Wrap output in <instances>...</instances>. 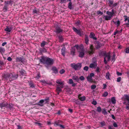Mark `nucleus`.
<instances>
[{
	"mask_svg": "<svg viewBox=\"0 0 129 129\" xmlns=\"http://www.w3.org/2000/svg\"><path fill=\"white\" fill-rule=\"evenodd\" d=\"M97 103L96 101L93 100L92 102V104L93 105H95L97 104Z\"/></svg>",
	"mask_w": 129,
	"mask_h": 129,
	"instance_id": "nucleus-58",
	"label": "nucleus"
},
{
	"mask_svg": "<svg viewBox=\"0 0 129 129\" xmlns=\"http://www.w3.org/2000/svg\"><path fill=\"white\" fill-rule=\"evenodd\" d=\"M55 28L56 30L55 32L56 34L62 33L63 31V29L61 28L60 27L58 26V25L56 26Z\"/></svg>",
	"mask_w": 129,
	"mask_h": 129,
	"instance_id": "nucleus-8",
	"label": "nucleus"
},
{
	"mask_svg": "<svg viewBox=\"0 0 129 129\" xmlns=\"http://www.w3.org/2000/svg\"><path fill=\"white\" fill-rule=\"evenodd\" d=\"M111 101L113 104H115L116 103V100L114 97H112L111 98Z\"/></svg>",
	"mask_w": 129,
	"mask_h": 129,
	"instance_id": "nucleus-31",
	"label": "nucleus"
},
{
	"mask_svg": "<svg viewBox=\"0 0 129 129\" xmlns=\"http://www.w3.org/2000/svg\"><path fill=\"white\" fill-rule=\"evenodd\" d=\"M115 54H113V56L111 58V61H113L114 62L115 61Z\"/></svg>",
	"mask_w": 129,
	"mask_h": 129,
	"instance_id": "nucleus-51",
	"label": "nucleus"
},
{
	"mask_svg": "<svg viewBox=\"0 0 129 129\" xmlns=\"http://www.w3.org/2000/svg\"><path fill=\"white\" fill-rule=\"evenodd\" d=\"M47 43V42H45L44 41H43L42 43L41 44V47H43L45 45H46V44Z\"/></svg>",
	"mask_w": 129,
	"mask_h": 129,
	"instance_id": "nucleus-30",
	"label": "nucleus"
},
{
	"mask_svg": "<svg viewBox=\"0 0 129 129\" xmlns=\"http://www.w3.org/2000/svg\"><path fill=\"white\" fill-rule=\"evenodd\" d=\"M72 79L74 80L76 82H78L80 80L79 77L78 76L76 75L73 76L72 77Z\"/></svg>",
	"mask_w": 129,
	"mask_h": 129,
	"instance_id": "nucleus-17",
	"label": "nucleus"
},
{
	"mask_svg": "<svg viewBox=\"0 0 129 129\" xmlns=\"http://www.w3.org/2000/svg\"><path fill=\"white\" fill-rule=\"evenodd\" d=\"M71 66L72 68L75 71L80 70L82 67L81 63L78 62L77 63H73L71 64Z\"/></svg>",
	"mask_w": 129,
	"mask_h": 129,
	"instance_id": "nucleus-4",
	"label": "nucleus"
},
{
	"mask_svg": "<svg viewBox=\"0 0 129 129\" xmlns=\"http://www.w3.org/2000/svg\"><path fill=\"white\" fill-rule=\"evenodd\" d=\"M72 29L74 32H76L79 36H81L82 34L80 30L74 27H73Z\"/></svg>",
	"mask_w": 129,
	"mask_h": 129,
	"instance_id": "nucleus-11",
	"label": "nucleus"
},
{
	"mask_svg": "<svg viewBox=\"0 0 129 129\" xmlns=\"http://www.w3.org/2000/svg\"><path fill=\"white\" fill-rule=\"evenodd\" d=\"M110 75L109 72H107L106 73L105 76L107 80H110Z\"/></svg>",
	"mask_w": 129,
	"mask_h": 129,
	"instance_id": "nucleus-27",
	"label": "nucleus"
},
{
	"mask_svg": "<svg viewBox=\"0 0 129 129\" xmlns=\"http://www.w3.org/2000/svg\"><path fill=\"white\" fill-rule=\"evenodd\" d=\"M92 62H93V63H96V58L95 57H94L92 59Z\"/></svg>",
	"mask_w": 129,
	"mask_h": 129,
	"instance_id": "nucleus-55",
	"label": "nucleus"
},
{
	"mask_svg": "<svg viewBox=\"0 0 129 129\" xmlns=\"http://www.w3.org/2000/svg\"><path fill=\"white\" fill-rule=\"evenodd\" d=\"M39 51L41 53H42L43 52H44L45 51H46V49L45 48H40L39 49Z\"/></svg>",
	"mask_w": 129,
	"mask_h": 129,
	"instance_id": "nucleus-44",
	"label": "nucleus"
},
{
	"mask_svg": "<svg viewBox=\"0 0 129 129\" xmlns=\"http://www.w3.org/2000/svg\"><path fill=\"white\" fill-rule=\"evenodd\" d=\"M5 108L7 109H10V104L7 102L0 103V108L2 109H5Z\"/></svg>",
	"mask_w": 129,
	"mask_h": 129,
	"instance_id": "nucleus-5",
	"label": "nucleus"
},
{
	"mask_svg": "<svg viewBox=\"0 0 129 129\" xmlns=\"http://www.w3.org/2000/svg\"><path fill=\"white\" fill-rule=\"evenodd\" d=\"M68 6V8L70 10H72L74 9V7L72 5L71 2L69 3Z\"/></svg>",
	"mask_w": 129,
	"mask_h": 129,
	"instance_id": "nucleus-25",
	"label": "nucleus"
},
{
	"mask_svg": "<svg viewBox=\"0 0 129 129\" xmlns=\"http://www.w3.org/2000/svg\"><path fill=\"white\" fill-rule=\"evenodd\" d=\"M94 74L93 73H91L87 77V81L89 82H91L92 80V77H94Z\"/></svg>",
	"mask_w": 129,
	"mask_h": 129,
	"instance_id": "nucleus-6",
	"label": "nucleus"
},
{
	"mask_svg": "<svg viewBox=\"0 0 129 129\" xmlns=\"http://www.w3.org/2000/svg\"><path fill=\"white\" fill-rule=\"evenodd\" d=\"M39 11H37L36 8H35L33 10L32 13L34 14H38L39 12Z\"/></svg>",
	"mask_w": 129,
	"mask_h": 129,
	"instance_id": "nucleus-32",
	"label": "nucleus"
},
{
	"mask_svg": "<svg viewBox=\"0 0 129 129\" xmlns=\"http://www.w3.org/2000/svg\"><path fill=\"white\" fill-rule=\"evenodd\" d=\"M102 113L104 115H106L107 113V111L106 109H102Z\"/></svg>",
	"mask_w": 129,
	"mask_h": 129,
	"instance_id": "nucleus-38",
	"label": "nucleus"
},
{
	"mask_svg": "<svg viewBox=\"0 0 129 129\" xmlns=\"http://www.w3.org/2000/svg\"><path fill=\"white\" fill-rule=\"evenodd\" d=\"M17 129H22V127L19 125H17Z\"/></svg>",
	"mask_w": 129,
	"mask_h": 129,
	"instance_id": "nucleus-61",
	"label": "nucleus"
},
{
	"mask_svg": "<svg viewBox=\"0 0 129 129\" xmlns=\"http://www.w3.org/2000/svg\"><path fill=\"white\" fill-rule=\"evenodd\" d=\"M13 1H11V0H10V1H7L5 2L6 4H10L12 3Z\"/></svg>",
	"mask_w": 129,
	"mask_h": 129,
	"instance_id": "nucleus-53",
	"label": "nucleus"
},
{
	"mask_svg": "<svg viewBox=\"0 0 129 129\" xmlns=\"http://www.w3.org/2000/svg\"><path fill=\"white\" fill-rule=\"evenodd\" d=\"M7 5H5L3 8V10L4 12H6L7 11Z\"/></svg>",
	"mask_w": 129,
	"mask_h": 129,
	"instance_id": "nucleus-40",
	"label": "nucleus"
},
{
	"mask_svg": "<svg viewBox=\"0 0 129 129\" xmlns=\"http://www.w3.org/2000/svg\"><path fill=\"white\" fill-rule=\"evenodd\" d=\"M100 124L102 126H104L106 124L105 122L104 121L100 122Z\"/></svg>",
	"mask_w": 129,
	"mask_h": 129,
	"instance_id": "nucleus-47",
	"label": "nucleus"
},
{
	"mask_svg": "<svg viewBox=\"0 0 129 129\" xmlns=\"http://www.w3.org/2000/svg\"><path fill=\"white\" fill-rule=\"evenodd\" d=\"M108 2L109 6L110 7H111L112 6V5L113 4V3L114 2L113 0H109Z\"/></svg>",
	"mask_w": 129,
	"mask_h": 129,
	"instance_id": "nucleus-33",
	"label": "nucleus"
},
{
	"mask_svg": "<svg viewBox=\"0 0 129 129\" xmlns=\"http://www.w3.org/2000/svg\"><path fill=\"white\" fill-rule=\"evenodd\" d=\"M40 72H38L37 74V76L36 77V78L37 79H39L40 77Z\"/></svg>",
	"mask_w": 129,
	"mask_h": 129,
	"instance_id": "nucleus-43",
	"label": "nucleus"
},
{
	"mask_svg": "<svg viewBox=\"0 0 129 129\" xmlns=\"http://www.w3.org/2000/svg\"><path fill=\"white\" fill-rule=\"evenodd\" d=\"M101 44H98L96 46V48L97 49H99L101 47Z\"/></svg>",
	"mask_w": 129,
	"mask_h": 129,
	"instance_id": "nucleus-59",
	"label": "nucleus"
},
{
	"mask_svg": "<svg viewBox=\"0 0 129 129\" xmlns=\"http://www.w3.org/2000/svg\"><path fill=\"white\" fill-rule=\"evenodd\" d=\"M95 36V35L93 33L91 32L90 33L89 37L95 40H96L97 38Z\"/></svg>",
	"mask_w": 129,
	"mask_h": 129,
	"instance_id": "nucleus-16",
	"label": "nucleus"
},
{
	"mask_svg": "<svg viewBox=\"0 0 129 129\" xmlns=\"http://www.w3.org/2000/svg\"><path fill=\"white\" fill-rule=\"evenodd\" d=\"M60 42H62L63 40V39L61 35H59L58 36Z\"/></svg>",
	"mask_w": 129,
	"mask_h": 129,
	"instance_id": "nucleus-37",
	"label": "nucleus"
},
{
	"mask_svg": "<svg viewBox=\"0 0 129 129\" xmlns=\"http://www.w3.org/2000/svg\"><path fill=\"white\" fill-rule=\"evenodd\" d=\"M12 29V28L11 27L7 26L6 28L5 29V31L10 32Z\"/></svg>",
	"mask_w": 129,
	"mask_h": 129,
	"instance_id": "nucleus-22",
	"label": "nucleus"
},
{
	"mask_svg": "<svg viewBox=\"0 0 129 129\" xmlns=\"http://www.w3.org/2000/svg\"><path fill=\"white\" fill-rule=\"evenodd\" d=\"M68 83L70 84H72V86L73 87L75 86L77 84V83L74 82L73 80L72 79H69Z\"/></svg>",
	"mask_w": 129,
	"mask_h": 129,
	"instance_id": "nucleus-13",
	"label": "nucleus"
},
{
	"mask_svg": "<svg viewBox=\"0 0 129 129\" xmlns=\"http://www.w3.org/2000/svg\"><path fill=\"white\" fill-rule=\"evenodd\" d=\"M97 66V63H91L89 66L90 68H95Z\"/></svg>",
	"mask_w": 129,
	"mask_h": 129,
	"instance_id": "nucleus-19",
	"label": "nucleus"
},
{
	"mask_svg": "<svg viewBox=\"0 0 129 129\" xmlns=\"http://www.w3.org/2000/svg\"><path fill=\"white\" fill-rule=\"evenodd\" d=\"M65 72V70L64 69H62L60 71L59 73L60 74H63Z\"/></svg>",
	"mask_w": 129,
	"mask_h": 129,
	"instance_id": "nucleus-49",
	"label": "nucleus"
},
{
	"mask_svg": "<svg viewBox=\"0 0 129 129\" xmlns=\"http://www.w3.org/2000/svg\"><path fill=\"white\" fill-rule=\"evenodd\" d=\"M53 72L56 74L58 72V71L57 68L55 66H53L52 68L51 69Z\"/></svg>",
	"mask_w": 129,
	"mask_h": 129,
	"instance_id": "nucleus-14",
	"label": "nucleus"
},
{
	"mask_svg": "<svg viewBox=\"0 0 129 129\" xmlns=\"http://www.w3.org/2000/svg\"><path fill=\"white\" fill-rule=\"evenodd\" d=\"M86 97L84 96L81 97L79 98V99L82 101H84L85 100Z\"/></svg>",
	"mask_w": 129,
	"mask_h": 129,
	"instance_id": "nucleus-36",
	"label": "nucleus"
},
{
	"mask_svg": "<svg viewBox=\"0 0 129 129\" xmlns=\"http://www.w3.org/2000/svg\"><path fill=\"white\" fill-rule=\"evenodd\" d=\"M4 77L6 81L8 80H12L17 78L18 75L15 74L13 75L11 73H7L4 75Z\"/></svg>",
	"mask_w": 129,
	"mask_h": 129,
	"instance_id": "nucleus-2",
	"label": "nucleus"
},
{
	"mask_svg": "<svg viewBox=\"0 0 129 129\" xmlns=\"http://www.w3.org/2000/svg\"><path fill=\"white\" fill-rule=\"evenodd\" d=\"M121 77H118L117 78V81L118 82H119L121 81Z\"/></svg>",
	"mask_w": 129,
	"mask_h": 129,
	"instance_id": "nucleus-64",
	"label": "nucleus"
},
{
	"mask_svg": "<svg viewBox=\"0 0 129 129\" xmlns=\"http://www.w3.org/2000/svg\"><path fill=\"white\" fill-rule=\"evenodd\" d=\"M81 22L80 21L78 20L75 23V24L76 25L79 26L81 25Z\"/></svg>",
	"mask_w": 129,
	"mask_h": 129,
	"instance_id": "nucleus-41",
	"label": "nucleus"
},
{
	"mask_svg": "<svg viewBox=\"0 0 129 129\" xmlns=\"http://www.w3.org/2000/svg\"><path fill=\"white\" fill-rule=\"evenodd\" d=\"M83 69L85 71H87L88 69V66H85L84 68Z\"/></svg>",
	"mask_w": 129,
	"mask_h": 129,
	"instance_id": "nucleus-60",
	"label": "nucleus"
},
{
	"mask_svg": "<svg viewBox=\"0 0 129 129\" xmlns=\"http://www.w3.org/2000/svg\"><path fill=\"white\" fill-rule=\"evenodd\" d=\"M56 83L60 85L61 86V87H63L64 85V83L63 81H62L61 79H58L56 81Z\"/></svg>",
	"mask_w": 129,
	"mask_h": 129,
	"instance_id": "nucleus-12",
	"label": "nucleus"
},
{
	"mask_svg": "<svg viewBox=\"0 0 129 129\" xmlns=\"http://www.w3.org/2000/svg\"><path fill=\"white\" fill-rule=\"evenodd\" d=\"M125 52L127 53H129V47L126 48L125 50Z\"/></svg>",
	"mask_w": 129,
	"mask_h": 129,
	"instance_id": "nucleus-62",
	"label": "nucleus"
},
{
	"mask_svg": "<svg viewBox=\"0 0 129 129\" xmlns=\"http://www.w3.org/2000/svg\"><path fill=\"white\" fill-rule=\"evenodd\" d=\"M119 2H118L115 3L114 4H113L112 5V6H111L112 7V8H113L116 7L119 4Z\"/></svg>",
	"mask_w": 129,
	"mask_h": 129,
	"instance_id": "nucleus-45",
	"label": "nucleus"
},
{
	"mask_svg": "<svg viewBox=\"0 0 129 129\" xmlns=\"http://www.w3.org/2000/svg\"><path fill=\"white\" fill-rule=\"evenodd\" d=\"M79 78L81 81H83L85 79L84 77L82 76H80Z\"/></svg>",
	"mask_w": 129,
	"mask_h": 129,
	"instance_id": "nucleus-56",
	"label": "nucleus"
},
{
	"mask_svg": "<svg viewBox=\"0 0 129 129\" xmlns=\"http://www.w3.org/2000/svg\"><path fill=\"white\" fill-rule=\"evenodd\" d=\"M40 61L41 63L46 64V66L47 68L52 65L54 62L53 59L44 56H42Z\"/></svg>",
	"mask_w": 129,
	"mask_h": 129,
	"instance_id": "nucleus-1",
	"label": "nucleus"
},
{
	"mask_svg": "<svg viewBox=\"0 0 129 129\" xmlns=\"http://www.w3.org/2000/svg\"><path fill=\"white\" fill-rule=\"evenodd\" d=\"M94 52L93 48L91 47H90L89 50L86 51V52L87 54L91 55L94 53Z\"/></svg>",
	"mask_w": 129,
	"mask_h": 129,
	"instance_id": "nucleus-7",
	"label": "nucleus"
},
{
	"mask_svg": "<svg viewBox=\"0 0 129 129\" xmlns=\"http://www.w3.org/2000/svg\"><path fill=\"white\" fill-rule=\"evenodd\" d=\"M125 100L127 101V105H129V95H124Z\"/></svg>",
	"mask_w": 129,
	"mask_h": 129,
	"instance_id": "nucleus-21",
	"label": "nucleus"
},
{
	"mask_svg": "<svg viewBox=\"0 0 129 129\" xmlns=\"http://www.w3.org/2000/svg\"><path fill=\"white\" fill-rule=\"evenodd\" d=\"M108 95V93L107 91L105 92L103 94V96L104 97H106Z\"/></svg>",
	"mask_w": 129,
	"mask_h": 129,
	"instance_id": "nucleus-50",
	"label": "nucleus"
},
{
	"mask_svg": "<svg viewBox=\"0 0 129 129\" xmlns=\"http://www.w3.org/2000/svg\"><path fill=\"white\" fill-rule=\"evenodd\" d=\"M58 122H55L54 123V126H59L60 124H59V121H58Z\"/></svg>",
	"mask_w": 129,
	"mask_h": 129,
	"instance_id": "nucleus-46",
	"label": "nucleus"
},
{
	"mask_svg": "<svg viewBox=\"0 0 129 129\" xmlns=\"http://www.w3.org/2000/svg\"><path fill=\"white\" fill-rule=\"evenodd\" d=\"M76 47H75V46L74 47L72 48L71 50V54L73 56L75 55V48Z\"/></svg>",
	"mask_w": 129,
	"mask_h": 129,
	"instance_id": "nucleus-15",
	"label": "nucleus"
},
{
	"mask_svg": "<svg viewBox=\"0 0 129 129\" xmlns=\"http://www.w3.org/2000/svg\"><path fill=\"white\" fill-rule=\"evenodd\" d=\"M61 54L64 56H65V52H66V48L65 47H63L61 49Z\"/></svg>",
	"mask_w": 129,
	"mask_h": 129,
	"instance_id": "nucleus-20",
	"label": "nucleus"
},
{
	"mask_svg": "<svg viewBox=\"0 0 129 129\" xmlns=\"http://www.w3.org/2000/svg\"><path fill=\"white\" fill-rule=\"evenodd\" d=\"M124 21L126 22L127 21L128 23H125L124 24V25H125L126 27L129 28V17H127L126 15L124 16Z\"/></svg>",
	"mask_w": 129,
	"mask_h": 129,
	"instance_id": "nucleus-9",
	"label": "nucleus"
},
{
	"mask_svg": "<svg viewBox=\"0 0 129 129\" xmlns=\"http://www.w3.org/2000/svg\"><path fill=\"white\" fill-rule=\"evenodd\" d=\"M44 102V101L43 100H40L38 103V105L41 106H43V103Z\"/></svg>",
	"mask_w": 129,
	"mask_h": 129,
	"instance_id": "nucleus-35",
	"label": "nucleus"
},
{
	"mask_svg": "<svg viewBox=\"0 0 129 129\" xmlns=\"http://www.w3.org/2000/svg\"><path fill=\"white\" fill-rule=\"evenodd\" d=\"M23 58L22 57H17L16 58V61L17 62H21L22 63L23 61Z\"/></svg>",
	"mask_w": 129,
	"mask_h": 129,
	"instance_id": "nucleus-18",
	"label": "nucleus"
},
{
	"mask_svg": "<svg viewBox=\"0 0 129 129\" xmlns=\"http://www.w3.org/2000/svg\"><path fill=\"white\" fill-rule=\"evenodd\" d=\"M19 72L21 75L25 76L26 73L24 70H22L19 71Z\"/></svg>",
	"mask_w": 129,
	"mask_h": 129,
	"instance_id": "nucleus-29",
	"label": "nucleus"
},
{
	"mask_svg": "<svg viewBox=\"0 0 129 129\" xmlns=\"http://www.w3.org/2000/svg\"><path fill=\"white\" fill-rule=\"evenodd\" d=\"M75 47H76V49L77 50L80 49L81 51H79V57H83L84 55V50L83 47L81 46H79L78 45H76Z\"/></svg>",
	"mask_w": 129,
	"mask_h": 129,
	"instance_id": "nucleus-3",
	"label": "nucleus"
},
{
	"mask_svg": "<svg viewBox=\"0 0 129 129\" xmlns=\"http://www.w3.org/2000/svg\"><path fill=\"white\" fill-rule=\"evenodd\" d=\"M41 82L43 84L45 85L46 84H47V83L44 80H42L41 81Z\"/></svg>",
	"mask_w": 129,
	"mask_h": 129,
	"instance_id": "nucleus-63",
	"label": "nucleus"
},
{
	"mask_svg": "<svg viewBox=\"0 0 129 129\" xmlns=\"http://www.w3.org/2000/svg\"><path fill=\"white\" fill-rule=\"evenodd\" d=\"M57 87L56 88V90L58 92H61L62 91L61 88L63 87H61V86H59V85H57Z\"/></svg>",
	"mask_w": 129,
	"mask_h": 129,
	"instance_id": "nucleus-23",
	"label": "nucleus"
},
{
	"mask_svg": "<svg viewBox=\"0 0 129 129\" xmlns=\"http://www.w3.org/2000/svg\"><path fill=\"white\" fill-rule=\"evenodd\" d=\"M49 98H46L43 99V100L44 101V102H45V103H48L49 102Z\"/></svg>",
	"mask_w": 129,
	"mask_h": 129,
	"instance_id": "nucleus-39",
	"label": "nucleus"
},
{
	"mask_svg": "<svg viewBox=\"0 0 129 129\" xmlns=\"http://www.w3.org/2000/svg\"><path fill=\"white\" fill-rule=\"evenodd\" d=\"M102 111V109L100 107H98L97 108V111L99 112H100Z\"/></svg>",
	"mask_w": 129,
	"mask_h": 129,
	"instance_id": "nucleus-54",
	"label": "nucleus"
},
{
	"mask_svg": "<svg viewBox=\"0 0 129 129\" xmlns=\"http://www.w3.org/2000/svg\"><path fill=\"white\" fill-rule=\"evenodd\" d=\"M5 51V49L4 48L2 47H0V52H4Z\"/></svg>",
	"mask_w": 129,
	"mask_h": 129,
	"instance_id": "nucleus-52",
	"label": "nucleus"
},
{
	"mask_svg": "<svg viewBox=\"0 0 129 129\" xmlns=\"http://www.w3.org/2000/svg\"><path fill=\"white\" fill-rule=\"evenodd\" d=\"M60 3L61 4L66 3L67 2L66 0H60Z\"/></svg>",
	"mask_w": 129,
	"mask_h": 129,
	"instance_id": "nucleus-57",
	"label": "nucleus"
},
{
	"mask_svg": "<svg viewBox=\"0 0 129 129\" xmlns=\"http://www.w3.org/2000/svg\"><path fill=\"white\" fill-rule=\"evenodd\" d=\"M114 24L116 25L117 27H118L120 24V22L119 20H118L117 21H113Z\"/></svg>",
	"mask_w": 129,
	"mask_h": 129,
	"instance_id": "nucleus-28",
	"label": "nucleus"
},
{
	"mask_svg": "<svg viewBox=\"0 0 129 129\" xmlns=\"http://www.w3.org/2000/svg\"><path fill=\"white\" fill-rule=\"evenodd\" d=\"M107 54L106 53V52H102L101 53V55H102L103 56H105V57L107 55Z\"/></svg>",
	"mask_w": 129,
	"mask_h": 129,
	"instance_id": "nucleus-42",
	"label": "nucleus"
},
{
	"mask_svg": "<svg viewBox=\"0 0 129 129\" xmlns=\"http://www.w3.org/2000/svg\"><path fill=\"white\" fill-rule=\"evenodd\" d=\"M29 85L30 87L34 88L35 87V86L34 85V84L32 82H30L29 83Z\"/></svg>",
	"mask_w": 129,
	"mask_h": 129,
	"instance_id": "nucleus-48",
	"label": "nucleus"
},
{
	"mask_svg": "<svg viewBox=\"0 0 129 129\" xmlns=\"http://www.w3.org/2000/svg\"><path fill=\"white\" fill-rule=\"evenodd\" d=\"M106 14L109 15V16H110L111 18H112L113 15L112 13L109 11H107L106 12Z\"/></svg>",
	"mask_w": 129,
	"mask_h": 129,
	"instance_id": "nucleus-34",
	"label": "nucleus"
},
{
	"mask_svg": "<svg viewBox=\"0 0 129 129\" xmlns=\"http://www.w3.org/2000/svg\"><path fill=\"white\" fill-rule=\"evenodd\" d=\"M103 18H104L106 20H110L111 19V18L109 16L107 15H104L103 16Z\"/></svg>",
	"mask_w": 129,
	"mask_h": 129,
	"instance_id": "nucleus-24",
	"label": "nucleus"
},
{
	"mask_svg": "<svg viewBox=\"0 0 129 129\" xmlns=\"http://www.w3.org/2000/svg\"><path fill=\"white\" fill-rule=\"evenodd\" d=\"M106 58H107L108 61H110L111 56L109 54H107L106 56L104 58V63L105 64H106L107 63V61L106 59Z\"/></svg>",
	"mask_w": 129,
	"mask_h": 129,
	"instance_id": "nucleus-10",
	"label": "nucleus"
},
{
	"mask_svg": "<svg viewBox=\"0 0 129 129\" xmlns=\"http://www.w3.org/2000/svg\"><path fill=\"white\" fill-rule=\"evenodd\" d=\"M89 39L87 36L86 35L85 36V42L86 44L87 45L88 44Z\"/></svg>",
	"mask_w": 129,
	"mask_h": 129,
	"instance_id": "nucleus-26",
	"label": "nucleus"
}]
</instances>
